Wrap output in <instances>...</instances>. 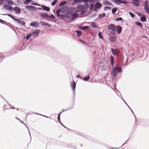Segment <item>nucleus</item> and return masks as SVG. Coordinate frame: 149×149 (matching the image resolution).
<instances>
[{
	"label": "nucleus",
	"instance_id": "nucleus-1",
	"mask_svg": "<svg viewBox=\"0 0 149 149\" xmlns=\"http://www.w3.org/2000/svg\"><path fill=\"white\" fill-rule=\"evenodd\" d=\"M85 7L84 6L79 5L77 8L76 12H79L80 14L82 15L85 13Z\"/></svg>",
	"mask_w": 149,
	"mask_h": 149
},
{
	"label": "nucleus",
	"instance_id": "nucleus-2",
	"mask_svg": "<svg viewBox=\"0 0 149 149\" xmlns=\"http://www.w3.org/2000/svg\"><path fill=\"white\" fill-rule=\"evenodd\" d=\"M107 28L108 30H111L110 32L112 35L115 34V31L116 30V27L114 24H110L107 26Z\"/></svg>",
	"mask_w": 149,
	"mask_h": 149
},
{
	"label": "nucleus",
	"instance_id": "nucleus-3",
	"mask_svg": "<svg viewBox=\"0 0 149 149\" xmlns=\"http://www.w3.org/2000/svg\"><path fill=\"white\" fill-rule=\"evenodd\" d=\"M120 72L122 71V68L120 67H116L113 68L112 74L113 77H115L117 74V72Z\"/></svg>",
	"mask_w": 149,
	"mask_h": 149
},
{
	"label": "nucleus",
	"instance_id": "nucleus-4",
	"mask_svg": "<svg viewBox=\"0 0 149 149\" xmlns=\"http://www.w3.org/2000/svg\"><path fill=\"white\" fill-rule=\"evenodd\" d=\"M117 5H119L122 3L124 4H126L128 3V2L121 0H112Z\"/></svg>",
	"mask_w": 149,
	"mask_h": 149
},
{
	"label": "nucleus",
	"instance_id": "nucleus-5",
	"mask_svg": "<svg viewBox=\"0 0 149 149\" xmlns=\"http://www.w3.org/2000/svg\"><path fill=\"white\" fill-rule=\"evenodd\" d=\"M4 1H5L8 3V4L11 5H14L15 3L12 0H0V5L2 4L3 3Z\"/></svg>",
	"mask_w": 149,
	"mask_h": 149
},
{
	"label": "nucleus",
	"instance_id": "nucleus-6",
	"mask_svg": "<svg viewBox=\"0 0 149 149\" xmlns=\"http://www.w3.org/2000/svg\"><path fill=\"white\" fill-rule=\"evenodd\" d=\"M30 26H31L37 28L39 26V23L36 21H35L30 24Z\"/></svg>",
	"mask_w": 149,
	"mask_h": 149
},
{
	"label": "nucleus",
	"instance_id": "nucleus-7",
	"mask_svg": "<svg viewBox=\"0 0 149 149\" xmlns=\"http://www.w3.org/2000/svg\"><path fill=\"white\" fill-rule=\"evenodd\" d=\"M102 5L101 3L100 2H97L95 4L94 10L95 11L98 8H100L102 7Z\"/></svg>",
	"mask_w": 149,
	"mask_h": 149
},
{
	"label": "nucleus",
	"instance_id": "nucleus-8",
	"mask_svg": "<svg viewBox=\"0 0 149 149\" xmlns=\"http://www.w3.org/2000/svg\"><path fill=\"white\" fill-rule=\"evenodd\" d=\"M13 10L15 11V13L16 14H19L21 12L20 9L17 6L15 7Z\"/></svg>",
	"mask_w": 149,
	"mask_h": 149
},
{
	"label": "nucleus",
	"instance_id": "nucleus-9",
	"mask_svg": "<svg viewBox=\"0 0 149 149\" xmlns=\"http://www.w3.org/2000/svg\"><path fill=\"white\" fill-rule=\"evenodd\" d=\"M70 85L72 88V90L74 92L76 88V83L74 81H73L71 83Z\"/></svg>",
	"mask_w": 149,
	"mask_h": 149
},
{
	"label": "nucleus",
	"instance_id": "nucleus-10",
	"mask_svg": "<svg viewBox=\"0 0 149 149\" xmlns=\"http://www.w3.org/2000/svg\"><path fill=\"white\" fill-rule=\"evenodd\" d=\"M116 28H117V33L119 34H120L122 31V27L120 26H116Z\"/></svg>",
	"mask_w": 149,
	"mask_h": 149
},
{
	"label": "nucleus",
	"instance_id": "nucleus-11",
	"mask_svg": "<svg viewBox=\"0 0 149 149\" xmlns=\"http://www.w3.org/2000/svg\"><path fill=\"white\" fill-rule=\"evenodd\" d=\"M103 5H104L112 6V4L107 0L104 1L102 2Z\"/></svg>",
	"mask_w": 149,
	"mask_h": 149
},
{
	"label": "nucleus",
	"instance_id": "nucleus-12",
	"mask_svg": "<svg viewBox=\"0 0 149 149\" xmlns=\"http://www.w3.org/2000/svg\"><path fill=\"white\" fill-rule=\"evenodd\" d=\"M19 19H21V20H19V23H18V25H20V24L22 26H25V24H26V23H25V22L22 19H23V18H19Z\"/></svg>",
	"mask_w": 149,
	"mask_h": 149
},
{
	"label": "nucleus",
	"instance_id": "nucleus-13",
	"mask_svg": "<svg viewBox=\"0 0 149 149\" xmlns=\"http://www.w3.org/2000/svg\"><path fill=\"white\" fill-rule=\"evenodd\" d=\"M40 32V30H38L37 31L33 32L32 35L34 37H36L38 36Z\"/></svg>",
	"mask_w": 149,
	"mask_h": 149
},
{
	"label": "nucleus",
	"instance_id": "nucleus-14",
	"mask_svg": "<svg viewBox=\"0 0 149 149\" xmlns=\"http://www.w3.org/2000/svg\"><path fill=\"white\" fill-rule=\"evenodd\" d=\"M3 8H6L7 10H12V8L11 6L7 4H4L3 5Z\"/></svg>",
	"mask_w": 149,
	"mask_h": 149
},
{
	"label": "nucleus",
	"instance_id": "nucleus-15",
	"mask_svg": "<svg viewBox=\"0 0 149 149\" xmlns=\"http://www.w3.org/2000/svg\"><path fill=\"white\" fill-rule=\"evenodd\" d=\"M109 60L111 64L113 66L114 64V59L113 57V56H111L109 58Z\"/></svg>",
	"mask_w": 149,
	"mask_h": 149
},
{
	"label": "nucleus",
	"instance_id": "nucleus-16",
	"mask_svg": "<svg viewBox=\"0 0 149 149\" xmlns=\"http://www.w3.org/2000/svg\"><path fill=\"white\" fill-rule=\"evenodd\" d=\"M40 17H45L48 18V15L45 13H41L40 14Z\"/></svg>",
	"mask_w": 149,
	"mask_h": 149
},
{
	"label": "nucleus",
	"instance_id": "nucleus-17",
	"mask_svg": "<svg viewBox=\"0 0 149 149\" xmlns=\"http://www.w3.org/2000/svg\"><path fill=\"white\" fill-rule=\"evenodd\" d=\"M111 51L113 55H118V50L117 49L111 48Z\"/></svg>",
	"mask_w": 149,
	"mask_h": 149
},
{
	"label": "nucleus",
	"instance_id": "nucleus-18",
	"mask_svg": "<svg viewBox=\"0 0 149 149\" xmlns=\"http://www.w3.org/2000/svg\"><path fill=\"white\" fill-rule=\"evenodd\" d=\"M77 11H75L74 13L72 14L73 17L71 19L73 20V18H77L78 17V14H77L78 12H76Z\"/></svg>",
	"mask_w": 149,
	"mask_h": 149
},
{
	"label": "nucleus",
	"instance_id": "nucleus-19",
	"mask_svg": "<svg viewBox=\"0 0 149 149\" xmlns=\"http://www.w3.org/2000/svg\"><path fill=\"white\" fill-rule=\"evenodd\" d=\"M34 7L31 6H25V8L28 9L29 11H31L33 9Z\"/></svg>",
	"mask_w": 149,
	"mask_h": 149
},
{
	"label": "nucleus",
	"instance_id": "nucleus-20",
	"mask_svg": "<svg viewBox=\"0 0 149 149\" xmlns=\"http://www.w3.org/2000/svg\"><path fill=\"white\" fill-rule=\"evenodd\" d=\"M131 3L133 4L134 6H139L140 5V4L139 2L137 1H132L131 2Z\"/></svg>",
	"mask_w": 149,
	"mask_h": 149
},
{
	"label": "nucleus",
	"instance_id": "nucleus-21",
	"mask_svg": "<svg viewBox=\"0 0 149 149\" xmlns=\"http://www.w3.org/2000/svg\"><path fill=\"white\" fill-rule=\"evenodd\" d=\"M43 6V10H45L47 11H50V8L49 7H47L45 6Z\"/></svg>",
	"mask_w": 149,
	"mask_h": 149
},
{
	"label": "nucleus",
	"instance_id": "nucleus-22",
	"mask_svg": "<svg viewBox=\"0 0 149 149\" xmlns=\"http://www.w3.org/2000/svg\"><path fill=\"white\" fill-rule=\"evenodd\" d=\"M116 37H111L109 38L110 41L111 42H114L116 40Z\"/></svg>",
	"mask_w": 149,
	"mask_h": 149
},
{
	"label": "nucleus",
	"instance_id": "nucleus-23",
	"mask_svg": "<svg viewBox=\"0 0 149 149\" xmlns=\"http://www.w3.org/2000/svg\"><path fill=\"white\" fill-rule=\"evenodd\" d=\"M40 23L41 24L43 25H45L47 26H50V24L48 23L43 22V21H41L40 22Z\"/></svg>",
	"mask_w": 149,
	"mask_h": 149
},
{
	"label": "nucleus",
	"instance_id": "nucleus-24",
	"mask_svg": "<svg viewBox=\"0 0 149 149\" xmlns=\"http://www.w3.org/2000/svg\"><path fill=\"white\" fill-rule=\"evenodd\" d=\"M105 16V13L99 14L98 16V18L101 19L103 18Z\"/></svg>",
	"mask_w": 149,
	"mask_h": 149
},
{
	"label": "nucleus",
	"instance_id": "nucleus-25",
	"mask_svg": "<svg viewBox=\"0 0 149 149\" xmlns=\"http://www.w3.org/2000/svg\"><path fill=\"white\" fill-rule=\"evenodd\" d=\"M75 32L77 33V36L78 37L81 36L82 34V32L80 31H76Z\"/></svg>",
	"mask_w": 149,
	"mask_h": 149
},
{
	"label": "nucleus",
	"instance_id": "nucleus-26",
	"mask_svg": "<svg viewBox=\"0 0 149 149\" xmlns=\"http://www.w3.org/2000/svg\"><path fill=\"white\" fill-rule=\"evenodd\" d=\"M91 26L93 28H96L97 27V26L95 22H92Z\"/></svg>",
	"mask_w": 149,
	"mask_h": 149
},
{
	"label": "nucleus",
	"instance_id": "nucleus-27",
	"mask_svg": "<svg viewBox=\"0 0 149 149\" xmlns=\"http://www.w3.org/2000/svg\"><path fill=\"white\" fill-rule=\"evenodd\" d=\"M32 1L31 0H25L24 2V3L25 5H27L30 2Z\"/></svg>",
	"mask_w": 149,
	"mask_h": 149
},
{
	"label": "nucleus",
	"instance_id": "nucleus-28",
	"mask_svg": "<svg viewBox=\"0 0 149 149\" xmlns=\"http://www.w3.org/2000/svg\"><path fill=\"white\" fill-rule=\"evenodd\" d=\"M32 34L31 33H30L28 34L27 36L26 37V40H28L29 38H30L31 36H32Z\"/></svg>",
	"mask_w": 149,
	"mask_h": 149
},
{
	"label": "nucleus",
	"instance_id": "nucleus-29",
	"mask_svg": "<svg viewBox=\"0 0 149 149\" xmlns=\"http://www.w3.org/2000/svg\"><path fill=\"white\" fill-rule=\"evenodd\" d=\"M74 2L75 3H80L82 2V0H74Z\"/></svg>",
	"mask_w": 149,
	"mask_h": 149
},
{
	"label": "nucleus",
	"instance_id": "nucleus-30",
	"mask_svg": "<svg viewBox=\"0 0 149 149\" xmlns=\"http://www.w3.org/2000/svg\"><path fill=\"white\" fill-rule=\"evenodd\" d=\"M89 28V26H85L82 27L81 28V29L82 30H85L88 29Z\"/></svg>",
	"mask_w": 149,
	"mask_h": 149
},
{
	"label": "nucleus",
	"instance_id": "nucleus-31",
	"mask_svg": "<svg viewBox=\"0 0 149 149\" xmlns=\"http://www.w3.org/2000/svg\"><path fill=\"white\" fill-rule=\"evenodd\" d=\"M140 20L142 22H145L146 20L145 17H143L140 18Z\"/></svg>",
	"mask_w": 149,
	"mask_h": 149
},
{
	"label": "nucleus",
	"instance_id": "nucleus-32",
	"mask_svg": "<svg viewBox=\"0 0 149 149\" xmlns=\"http://www.w3.org/2000/svg\"><path fill=\"white\" fill-rule=\"evenodd\" d=\"M61 12V10L60 9H58L57 11H56V14L58 16H60V13Z\"/></svg>",
	"mask_w": 149,
	"mask_h": 149
},
{
	"label": "nucleus",
	"instance_id": "nucleus-33",
	"mask_svg": "<svg viewBox=\"0 0 149 149\" xmlns=\"http://www.w3.org/2000/svg\"><path fill=\"white\" fill-rule=\"evenodd\" d=\"M89 79V76H87L84 78L83 80L85 81H87Z\"/></svg>",
	"mask_w": 149,
	"mask_h": 149
},
{
	"label": "nucleus",
	"instance_id": "nucleus-34",
	"mask_svg": "<svg viewBox=\"0 0 149 149\" xmlns=\"http://www.w3.org/2000/svg\"><path fill=\"white\" fill-rule=\"evenodd\" d=\"M136 25L140 26L141 27H142L143 26L141 23L140 22H136Z\"/></svg>",
	"mask_w": 149,
	"mask_h": 149
},
{
	"label": "nucleus",
	"instance_id": "nucleus-35",
	"mask_svg": "<svg viewBox=\"0 0 149 149\" xmlns=\"http://www.w3.org/2000/svg\"><path fill=\"white\" fill-rule=\"evenodd\" d=\"M117 9L116 8H114L112 9V13L114 14L117 11Z\"/></svg>",
	"mask_w": 149,
	"mask_h": 149
},
{
	"label": "nucleus",
	"instance_id": "nucleus-36",
	"mask_svg": "<svg viewBox=\"0 0 149 149\" xmlns=\"http://www.w3.org/2000/svg\"><path fill=\"white\" fill-rule=\"evenodd\" d=\"M66 3V2L65 1H62L59 4L60 6H62L64 5H65Z\"/></svg>",
	"mask_w": 149,
	"mask_h": 149
},
{
	"label": "nucleus",
	"instance_id": "nucleus-37",
	"mask_svg": "<svg viewBox=\"0 0 149 149\" xmlns=\"http://www.w3.org/2000/svg\"><path fill=\"white\" fill-rule=\"evenodd\" d=\"M49 18L54 19L55 18V17L53 15H48V18Z\"/></svg>",
	"mask_w": 149,
	"mask_h": 149
},
{
	"label": "nucleus",
	"instance_id": "nucleus-38",
	"mask_svg": "<svg viewBox=\"0 0 149 149\" xmlns=\"http://www.w3.org/2000/svg\"><path fill=\"white\" fill-rule=\"evenodd\" d=\"M98 35L100 38L102 39V38L101 32H100L98 34Z\"/></svg>",
	"mask_w": 149,
	"mask_h": 149
},
{
	"label": "nucleus",
	"instance_id": "nucleus-39",
	"mask_svg": "<svg viewBox=\"0 0 149 149\" xmlns=\"http://www.w3.org/2000/svg\"><path fill=\"white\" fill-rule=\"evenodd\" d=\"M107 9L110 10L111 9V8L109 7L105 6L104 7V10H106Z\"/></svg>",
	"mask_w": 149,
	"mask_h": 149
},
{
	"label": "nucleus",
	"instance_id": "nucleus-40",
	"mask_svg": "<svg viewBox=\"0 0 149 149\" xmlns=\"http://www.w3.org/2000/svg\"><path fill=\"white\" fill-rule=\"evenodd\" d=\"M57 0H54L53 2V3H51V5L52 6H54L56 3V1Z\"/></svg>",
	"mask_w": 149,
	"mask_h": 149
},
{
	"label": "nucleus",
	"instance_id": "nucleus-41",
	"mask_svg": "<svg viewBox=\"0 0 149 149\" xmlns=\"http://www.w3.org/2000/svg\"><path fill=\"white\" fill-rule=\"evenodd\" d=\"M148 8H149V6L148 4H146L145 6V10H146Z\"/></svg>",
	"mask_w": 149,
	"mask_h": 149
},
{
	"label": "nucleus",
	"instance_id": "nucleus-42",
	"mask_svg": "<svg viewBox=\"0 0 149 149\" xmlns=\"http://www.w3.org/2000/svg\"><path fill=\"white\" fill-rule=\"evenodd\" d=\"M61 113L62 112H61V113H59L58 115V121H60V115H61Z\"/></svg>",
	"mask_w": 149,
	"mask_h": 149
},
{
	"label": "nucleus",
	"instance_id": "nucleus-43",
	"mask_svg": "<svg viewBox=\"0 0 149 149\" xmlns=\"http://www.w3.org/2000/svg\"><path fill=\"white\" fill-rule=\"evenodd\" d=\"M123 19L122 17H120L118 18H117L116 19V21H120V20H122Z\"/></svg>",
	"mask_w": 149,
	"mask_h": 149
},
{
	"label": "nucleus",
	"instance_id": "nucleus-44",
	"mask_svg": "<svg viewBox=\"0 0 149 149\" xmlns=\"http://www.w3.org/2000/svg\"><path fill=\"white\" fill-rule=\"evenodd\" d=\"M129 13H130V15L132 17V18H134V14L130 12H129Z\"/></svg>",
	"mask_w": 149,
	"mask_h": 149
},
{
	"label": "nucleus",
	"instance_id": "nucleus-45",
	"mask_svg": "<svg viewBox=\"0 0 149 149\" xmlns=\"http://www.w3.org/2000/svg\"><path fill=\"white\" fill-rule=\"evenodd\" d=\"M14 20L15 21V22L17 24H18V23H19V19H14Z\"/></svg>",
	"mask_w": 149,
	"mask_h": 149
},
{
	"label": "nucleus",
	"instance_id": "nucleus-46",
	"mask_svg": "<svg viewBox=\"0 0 149 149\" xmlns=\"http://www.w3.org/2000/svg\"><path fill=\"white\" fill-rule=\"evenodd\" d=\"M14 20L15 21V22L17 24H18V23H19V19H14Z\"/></svg>",
	"mask_w": 149,
	"mask_h": 149
},
{
	"label": "nucleus",
	"instance_id": "nucleus-47",
	"mask_svg": "<svg viewBox=\"0 0 149 149\" xmlns=\"http://www.w3.org/2000/svg\"><path fill=\"white\" fill-rule=\"evenodd\" d=\"M8 15L10 17H11L14 20V19H15L11 14H9Z\"/></svg>",
	"mask_w": 149,
	"mask_h": 149
},
{
	"label": "nucleus",
	"instance_id": "nucleus-48",
	"mask_svg": "<svg viewBox=\"0 0 149 149\" xmlns=\"http://www.w3.org/2000/svg\"><path fill=\"white\" fill-rule=\"evenodd\" d=\"M32 4L33 5H35V6H40V4H38L37 3H32Z\"/></svg>",
	"mask_w": 149,
	"mask_h": 149
},
{
	"label": "nucleus",
	"instance_id": "nucleus-49",
	"mask_svg": "<svg viewBox=\"0 0 149 149\" xmlns=\"http://www.w3.org/2000/svg\"><path fill=\"white\" fill-rule=\"evenodd\" d=\"M93 4H91L90 5V10H92L93 8Z\"/></svg>",
	"mask_w": 149,
	"mask_h": 149
},
{
	"label": "nucleus",
	"instance_id": "nucleus-50",
	"mask_svg": "<svg viewBox=\"0 0 149 149\" xmlns=\"http://www.w3.org/2000/svg\"><path fill=\"white\" fill-rule=\"evenodd\" d=\"M22 123L23 124H24V125L26 126V127L27 128V129H28V131H29V134H30V132H29V129L28 127H27V126L23 122H22Z\"/></svg>",
	"mask_w": 149,
	"mask_h": 149
},
{
	"label": "nucleus",
	"instance_id": "nucleus-51",
	"mask_svg": "<svg viewBox=\"0 0 149 149\" xmlns=\"http://www.w3.org/2000/svg\"><path fill=\"white\" fill-rule=\"evenodd\" d=\"M4 22H5V21L0 19V23H3Z\"/></svg>",
	"mask_w": 149,
	"mask_h": 149
},
{
	"label": "nucleus",
	"instance_id": "nucleus-52",
	"mask_svg": "<svg viewBox=\"0 0 149 149\" xmlns=\"http://www.w3.org/2000/svg\"><path fill=\"white\" fill-rule=\"evenodd\" d=\"M82 1L84 2L87 3L89 1L88 0H82Z\"/></svg>",
	"mask_w": 149,
	"mask_h": 149
},
{
	"label": "nucleus",
	"instance_id": "nucleus-53",
	"mask_svg": "<svg viewBox=\"0 0 149 149\" xmlns=\"http://www.w3.org/2000/svg\"><path fill=\"white\" fill-rule=\"evenodd\" d=\"M146 11L147 13H149V8H148L147 9Z\"/></svg>",
	"mask_w": 149,
	"mask_h": 149
},
{
	"label": "nucleus",
	"instance_id": "nucleus-54",
	"mask_svg": "<svg viewBox=\"0 0 149 149\" xmlns=\"http://www.w3.org/2000/svg\"><path fill=\"white\" fill-rule=\"evenodd\" d=\"M79 40L83 44H85V42L83 41V40Z\"/></svg>",
	"mask_w": 149,
	"mask_h": 149
},
{
	"label": "nucleus",
	"instance_id": "nucleus-55",
	"mask_svg": "<svg viewBox=\"0 0 149 149\" xmlns=\"http://www.w3.org/2000/svg\"><path fill=\"white\" fill-rule=\"evenodd\" d=\"M37 9L39 10H43V6H42V8H38Z\"/></svg>",
	"mask_w": 149,
	"mask_h": 149
},
{
	"label": "nucleus",
	"instance_id": "nucleus-56",
	"mask_svg": "<svg viewBox=\"0 0 149 149\" xmlns=\"http://www.w3.org/2000/svg\"><path fill=\"white\" fill-rule=\"evenodd\" d=\"M138 15L140 17H142V15H142V14L141 13H139L138 14Z\"/></svg>",
	"mask_w": 149,
	"mask_h": 149
},
{
	"label": "nucleus",
	"instance_id": "nucleus-57",
	"mask_svg": "<svg viewBox=\"0 0 149 149\" xmlns=\"http://www.w3.org/2000/svg\"><path fill=\"white\" fill-rule=\"evenodd\" d=\"M59 122V123L61 124V125H62V123H61V122L60 121H60H58Z\"/></svg>",
	"mask_w": 149,
	"mask_h": 149
},
{
	"label": "nucleus",
	"instance_id": "nucleus-58",
	"mask_svg": "<svg viewBox=\"0 0 149 149\" xmlns=\"http://www.w3.org/2000/svg\"><path fill=\"white\" fill-rule=\"evenodd\" d=\"M1 56H0V62H1V61H2V60H1Z\"/></svg>",
	"mask_w": 149,
	"mask_h": 149
},
{
	"label": "nucleus",
	"instance_id": "nucleus-59",
	"mask_svg": "<svg viewBox=\"0 0 149 149\" xmlns=\"http://www.w3.org/2000/svg\"><path fill=\"white\" fill-rule=\"evenodd\" d=\"M40 115H41V114H40ZM42 116H45V117H46L48 118V117L47 116H45V115H42Z\"/></svg>",
	"mask_w": 149,
	"mask_h": 149
},
{
	"label": "nucleus",
	"instance_id": "nucleus-60",
	"mask_svg": "<svg viewBox=\"0 0 149 149\" xmlns=\"http://www.w3.org/2000/svg\"><path fill=\"white\" fill-rule=\"evenodd\" d=\"M80 77V76L79 75H78L77 76V78H78V77Z\"/></svg>",
	"mask_w": 149,
	"mask_h": 149
},
{
	"label": "nucleus",
	"instance_id": "nucleus-61",
	"mask_svg": "<svg viewBox=\"0 0 149 149\" xmlns=\"http://www.w3.org/2000/svg\"><path fill=\"white\" fill-rule=\"evenodd\" d=\"M89 1L90 2H93V1L92 0H89Z\"/></svg>",
	"mask_w": 149,
	"mask_h": 149
},
{
	"label": "nucleus",
	"instance_id": "nucleus-62",
	"mask_svg": "<svg viewBox=\"0 0 149 149\" xmlns=\"http://www.w3.org/2000/svg\"><path fill=\"white\" fill-rule=\"evenodd\" d=\"M145 3H148V1H145Z\"/></svg>",
	"mask_w": 149,
	"mask_h": 149
},
{
	"label": "nucleus",
	"instance_id": "nucleus-63",
	"mask_svg": "<svg viewBox=\"0 0 149 149\" xmlns=\"http://www.w3.org/2000/svg\"><path fill=\"white\" fill-rule=\"evenodd\" d=\"M3 109H5L6 108L5 106H4L3 107Z\"/></svg>",
	"mask_w": 149,
	"mask_h": 149
},
{
	"label": "nucleus",
	"instance_id": "nucleus-64",
	"mask_svg": "<svg viewBox=\"0 0 149 149\" xmlns=\"http://www.w3.org/2000/svg\"><path fill=\"white\" fill-rule=\"evenodd\" d=\"M123 101H124V102H125V104H126V102L125 101H124V99H123Z\"/></svg>",
	"mask_w": 149,
	"mask_h": 149
}]
</instances>
